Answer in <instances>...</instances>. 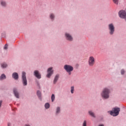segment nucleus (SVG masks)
I'll return each instance as SVG.
<instances>
[{
  "instance_id": "nucleus-23",
  "label": "nucleus",
  "mask_w": 126,
  "mask_h": 126,
  "mask_svg": "<svg viewBox=\"0 0 126 126\" xmlns=\"http://www.w3.org/2000/svg\"><path fill=\"white\" fill-rule=\"evenodd\" d=\"M113 2L115 3V4H119V0H113Z\"/></svg>"
},
{
  "instance_id": "nucleus-19",
  "label": "nucleus",
  "mask_w": 126,
  "mask_h": 126,
  "mask_svg": "<svg viewBox=\"0 0 126 126\" xmlns=\"http://www.w3.org/2000/svg\"><path fill=\"white\" fill-rule=\"evenodd\" d=\"M61 111V108L60 107H57L56 109V114L60 113V111Z\"/></svg>"
},
{
  "instance_id": "nucleus-1",
  "label": "nucleus",
  "mask_w": 126,
  "mask_h": 126,
  "mask_svg": "<svg viewBox=\"0 0 126 126\" xmlns=\"http://www.w3.org/2000/svg\"><path fill=\"white\" fill-rule=\"evenodd\" d=\"M110 90L107 88L103 89L102 93H101V96L102 98L104 99H108L110 97Z\"/></svg>"
},
{
  "instance_id": "nucleus-3",
  "label": "nucleus",
  "mask_w": 126,
  "mask_h": 126,
  "mask_svg": "<svg viewBox=\"0 0 126 126\" xmlns=\"http://www.w3.org/2000/svg\"><path fill=\"white\" fill-rule=\"evenodd\" d=\"M64 69L68 72L69 75H70V74H71V71L73 70V67L70 65L66 64L64 66Z\"/></svg>"
},
{
  "instance_id": "nucleus-20",
  "label": "nucleus",
  "mask_w": 126,
  "mask_h": 126,
  "mask_svg": "<svg viewBox=\"0 0 126 126\" xmlns=\"http://www.w3.org/2000/svg\"><path fill=\"white\" fill-rule=\"evenodd\" d=\"M51 100L52 102H54L55 101V94H53L51 96Z\"/></svg>"
},
{
  "instance_id": "nucleus-7",
  "label": "nucleus",
  "mask_w": 126,
  "mask_h": 126,
  "mask_svg": "<svg viewBox=\"0 0 126 126\" xmlns=\"http://www.w3.org/2000/svg\"><path fill=\"white\" fill-rule=\"evenodd\" d=\"M109 30H110L109 34L113 35L115 32V27L113 24H110L108 25Z\"/></svg>"
},
{
  "instance_id": "nucleus-26",
  "label": "nucleus",
  "mask_w": 126,
  "mask_h": 126,
  "mask_svg": "<svg viewBox=\"0 0 126 126\" xmlns=\"http://www.w3.org/2000/svg\"><path fill=\"white\" fill-rule=\"evenodd\" d=\"M121 74H125V70L122 69L121 70Z\"/></svg>"
},
{
  "instance_id": "nucleus-25",
  "label": "nucleus",
  "mask_w": 126,
  "mask_h": 126,
  "mask_svg": "<svg viewBox=\"0 0 126 126\" xmlns=\"http://www.w3.org/2000/svg\"><path fill=\"white\" fill-rule=\"evenodd\" d=\"M86 123H87V122L86 120H85L83 123V126H86Z\"/></svg>"
},
{
  "instance_id": "nucleus-22",
  "label": "nucleus",
  "mask_w": 126,
  "mask_h": 126,
  "mask_svg": "<svg viewBox=\"0 0 126 126\" xmlns=\"http://www.w3.org/2000/svg\"><path fill=\"white\" fill-rule=\"evenodd\" d=\"M73 91H74V87H71V93L73 94Z\"/></svg>"
},
{
  "instance_id": "nucleus-11",
  "label": "nucleus",
  "mask_w": 126,
  "mask_h": 126,
  "mask_svg": "<svg viewBox=\"0 0 126 126\" xmlns=\"http://www.w3.org/2000/svg\"><path fill=\"white\" fill-rule=\"evenodd\" d=\"M65 36L66 37V39H68V41H72V37H71V35H70V34L66 33Z\"/></svg>"
},
{
  "instance_id": "nucleus-12",
  "label": "nucleus",
  "mask_w": 126,
  "mask_h": 126,
  "mask_svg": "<svg viewBox=\"0 0 126 126\" xmlns=\"http://www.w3.org/2000/svg\"><path fill=\"white\" fill-rule=\"evenodd\" d=\"M59 77H60V76L59 75V74H57L55 76V77L53 81L54 84H56V83H57V81L59 80Z\"/></svg>"
},
{
  "instance_id": "nucleus-16",
  "label": "nucleus",
  "mask_w": 126,
  "mask_h": 126,
  "mask_svg": "<svg viewBox=\"0 0 126 126\" xmlns=\"http://www.w3.org/2000/svg\"><path fill=\"white\" fill-rule=\"evenodd\" d=\"M89 114L90 115V116H91L92 117H93V118H95V114H94V113L91 111H89Z\"/></svg>"
},
{
  "instance_id": "nucleus-9",
  "label": "nucleus",
  "mask_w": 126,
  "mask_h": 126,
  "mask_svg": "<svg viewBox=\"0 0 126 126\" xmlns=\"http://www.w3.org/2000/svg\"><path fill=\"white\" fill-rule=\"evenodd\" d=\"M34 74L37 78H38V79H40V78H41V74L39 73V71H38L37 70L34 71Z\"/></svg>"
},
{
  "instance_id": "nucleus-13",
  "label": "nucleus",
  "mask_w": 126,
  "mask_h": 126,
  "mask_svg": "<svg viewBox=\"0 0 126 126\" xmlns=\"http://www.w3.org/2000/svg\"><path fill=\"white\" fill-rule=\"evenodd\" d=\"M12 77L16 80L18 79V74L16 72L13 73L12 74Z\"/></svg>"
},
{
  "instance_id": "nucleus-29",
  "label": "nucleus",
  "mask_w": 126,
  "mask_h": 126,
  "mask_svg": "<svg viewBox=\"0 0 126 126\" xmlns=\"http://www.w3.org/2000/svg\"><path fill=\"white\" fill-rule=\"evenodd\" d=\"M99 126H104L103 125H100Z\"/></svg>"
},
{
  "instance_id": "nucleus-15",
  "label": "nucleus",
  "mask_w": 126,
  "mask_h": 126,
  "mask_svg": "<svg viewBox=\"0 0 126 126\" xmlns=\"http://www.w3.org/2000/svg\"><path fill=\"white\" fill-rule=\"evenodd\" d=\"M6 78V76L4 74H2L0 77V80H2L3 79H5Z\"/></svg>"
},
{
  "instance_id": "nucleus-28",
  "label": "nucleus",
  "mask_w": 126,
  "mask_h": 126,
  "mask_svg": "<svg viewBox=\"0 0 126 126\" xmlns=\"http://www.w3.org/2000/svg\"><path fill=\"white\" fill-rule=\"evenodd\" d=\"M7 126H12V125L10 123H8Z\"/></svg>"
},
{
  "instance_id": "nucleus-5",
  "label": "nucleus",
  "mask_w": 126,
  "mask_h": 126,
  "mask_svg": "<svg viewBox=\"0 0 126 126\" xmlns=\"http://www.w3.org/2000/svg\"><path fill=\"white\" fill-rule=\"evenodd\" d=\"M88 63L90 66H93L95 64V58L93 56L90 57L89 58Z\"/></svg>"
},
{
  "instance_id": "nucleus-18",
  "label": "nucleus",
  "mask_w": 126,
  "mask_h": 126,
  "mask_svg": "<svg viewBox=\"0 0 126 126\" xmlns=\"http://www.w3.org/2000/svg\"><path fill=\"white\" fill-rule=\"evenodd\" d=\"M45 107L46 109H49V108H50V104L48 103H46L45 105Z\"/></svg>"
},
{
  "instance_id": "nucleus-27",
  "label": "nucleus",
  "mask_w": 126,
  "mask_h": 126,
  "mask_svg": "<svg viewBox=\"0 0 126 126\" xmlns=\"http://www.w3.org/2000/svg\"><path fill=\"white\" fill-rule=\"evenodd\" d=\"M8 45L6 44L4 47V50H6L7 49Z\"/></svg>"
},
{
  "instance_id": "nucleus-17",
  "label": "nucleus",
  "mask_w": 126,
  "mask_h": 126,
  "mask_svg": "<svg viewBox=\"0 0 126 126\" xmlns=\"http://www.w3.org/2000/svg\"><path fill=\"white\" fill-rule=\"evenodd\" d=\"M1 66L2 68H5V67H6L7 66V64H6V63H2L1 64Z\"/></svg>"
},
{
  "instance_id": "nucleus-2",
  "label": "nucleus",
  "mask_w": 126,
  "mask_h": 126,
  "mask_svg": "<svg viewBox=\"0 0 126 126\" xmlns=\"http://www.w3.org/2000/svg\"><path fill=\"white\" fill-rule=\"evenodd\" d=\"M120 111H121L120 108H114L112 111L110 112V115L113 116V117H116L120 114Z\"/></svg>"
},
{
  "instance_id": "nucleus-21",
  "label": "nucleus",
  "mask_w": 126,
  "mask_h": 126,
  "mask_svg": "<svg viewBox=\"0 0 126 126\" xmlns=\"http://www.w3.org/2000/svg\"><path fill=\"white\" fill-rule=\"evenodd\" d=\"M1 4L2 6H5V5H6V3H5V2L2 1L1 2Z\"/></svg>"
},
{
  "instance_id": "nucleus-8",
  "label": "nucleus",
  "mask_w": 126,
  "mask_h": 126,
  "mask_svg": "<svg viewBox=\"0 0 126 126\" xmlns=\"http://www.w3.org/2000/svg\"><path fill=\"white\" fill-rule=\"evenodd\" d=\"M54 73V70H53V67H51L47 70V74L46 75L48 78H50L52 76V74Z\"/></svg>"
},
{
  "instance_id": "nucleus-4",
  "label": "nucleus",
  "mask_w": 126,
  "mask_h": 126,
  "mask_svg": "<svg viewBox=\"0 0 126 126\" xmlns=\"http://www.w3.org/2000/svg\"><path fill=\"white\" fill-rule=\"evenodd\" d=\"M22 83L24 86L27 85V79H26V73L23 72L22 75Z\"/></svg>"
},
{
  "instance_id": "nucleus-14",
  "label": "nucleus",
  "mask_w": 126,
  "mask_h": 126,
  "mask_svg": "<svg viewBox=\"0 0 126 126\" xmlns=\"http://www.w3.org/2000/svg\"><path fill=\"white\" fill-rule=\"evenodd\" d=\"M36 94L38 98H39V99H40L41 100V96L42 95V94H41V92L40 91H37Z\"/></svg>"
},
{
  "instance_id": "nucleus-24",
  "label": "nucleus",
  "mask_w": 126,
  "mask_h": 126,
  "mask_svg": "<svg viewBox=\"0 0 126 126\" xmlns=\"http://www.w3.org/2000/svg\"><path fill=\"white\" fill-rule=\"evenodd\" d=\"M50 18L51 19H53V18H55V16L53 14H51L50 15Z\"/></svg>"
},
{
  "instance_id": "nucleus-30",
  "label": "nucleus",
  "mask_w": 126,
  "mask_h": 126,
  "mask_svg": "<svg viewBox=\"0 0 126 126\" xmlns=\"http://www.w3.org/2000/svg\"><path fill=\"white\" fill-rule=\"evenodd\" d=\"M26 126H30V125H26Z\"/></svg>"
},
{
  "instance_id": "nucleus-6",
  "label": "nucleus",
  "mask_w": 126,
  "mask_h": 126,
  "mask_svg": "<svg viewBox=\"0 0 126 126\" xmlns=\"http://www.w3.org/2000/svg\"><path fill=\"white\" fill-rule=\"evenodd\" d=\"M119 15L121 18L125 19L126 21V11L124 10H121L119 12Z\"/></svg>"
},
{
  "instance_id": "nucleus-10",
  "label": "nucleus",
  "mask_w": 126,
  "mask_h": 126,
  "mask_svg": "<svg viewBox=\"0 0 126 126\" xmlns=\"http://www.w3.org/2000/svg\"><path fill=\"white\" fill-rule=\"evenodd\" d=\"M13 92L15 97H16V98H19V94L18 93V92H17L16 89H13Z\"/></svg>"
}]
</instances>
